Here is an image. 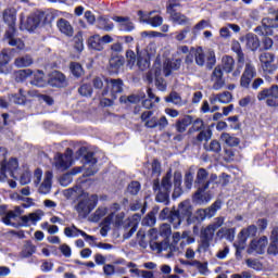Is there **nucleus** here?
Returning a JSON list of instances; mask_svg holds the SVG:
<instances>
[{"label":"nucleus","mask_w":278,"mask_h":278,"mask_svg":"<svg viewBox=\"0 0 278 278\" xmlns=\"http://www.w3.org/2000/svg\"><path fill=\"white\" fill-rule=\"evenodd\" d=\"M21 206H14L13 210L8 211V205H0L1 223L7 227H13L14 229H21L22 227H31V225H38L41 220V216L38 213H29L27 215Z\"/></svg>","instance_id":"obj_1"},{"label":"nucleus","mask_w":278,"mask_h":278,"mask_svg":"<svg viewBox=\"0 0 278 278\" xmlns=\"http://www.w3.org/2000/svg\"><path fill=\"white\" fill-rule=\"evenodd\" d=\"M192 204L189 200H185L178 204V208L175 206L170 210L169 207H164L160 215V220H168L173 225L174 229H177L184 220H187L188 225H192L194 219H192Z\"/></svg>","instance_id":"obj_2"},{"label":"nucleus","mask_w":278,"mask_h":278,"mask_svg":"<svg viewBox=\"0 0 278 278\" xmlns=\"http://www.w3.org/2000/svg\"><path fill=\"white\" fill-rule=\"evenodd\" d=\"M2 18L8 25L4 30L2 42H7L9 47H15L17 51H23L25 49V41L18 38V29L16 28V10L9 8L2 13Z\"/></svg>","instance_id":"obj_3"},{"label":"nucleus","mask_w":278,"mask_h":278,"mask_svg":"<svg viewBox=\"0 0 278 278\" xmlns=\"http://www.w3.org/2000/svg\"><path fill=\"white\" fill-rule=\"evenodd\" d=\"M170 179H173L172 169L167 170L161 182L160 179L153 180V191L157 192L155 197L156 203L170 204V190H173V181Z\"/></svg>","instance_id":"obj_4"},{"label":"nucleus","mask_w":278,"mask_h":278,"mask_svg":"<svg viewBox=\"0 0 278 278\" xmlns=\"http://www.w3.org/2000/svg\"><path fill=\"white\" fill-rule=\"evenodd\" d=\"M207 176V169H198L195 178V185L198 186V190L193 194V201H197L198 203H210V201H212V198L214 197L212 194V191H207L211 184L210 180L206 181Z\"/></svg>","instance_id":"obj_5"},{"label":"nucleus","mask_w":278,"mask_h":278,"mask_svg":"<svg viewBox=\"0 0 278 278\" xmlns=\"http://www.w3.org/2000/svg\"><path fill=\"white\" fill-rule=\"evenodd\" d=\"M233 66H236V60H233L231 55H224L222 58V66L217 65L211 75V81H214L213 90H220L225 86L223 71L228 74L232 73Z\"/></svg>","instance_id":"obj_6"},{"label":"nucleus","mask_w":278,"mask_h":278,"mask_svg":"<svg viewBox=\"0 0 278 278\" xmlns=\"http://www.w3.org/2000/svg\"><path fill=\"white\" fill-rule=\"evenodd\" d=\"M191 127L189 128V134H195V131H200L195 137L192 139V144L194 147H201V144L204 142H210L212 140V136L214 134L212 132V127H214V124L207 127L205 129V122H203L202 118L193 119L191 123Z\"/></svg>","instance_id":"obj_7"},{"label":"nucleus","mask_w":278,"mask_h":278,"mask_svg":"<svg viewBox=\"0 0 278 278\" xmlns=\"http://www.w3.org/2000/svg\"><path fill=\"white\" fill-rule=\"evenodd\" d=\"M194 62L197 66H205L207 71H212L216 66V52L214 50L203 51L202 47H199L194 51Z\"/></svg>","instance_id":"obj_8"},{"label":"nucleus","mask_w":278,"mask_h":278,"mask_svg":"<svg viewBox=\"0 0 278 278\" xmlns=\"http://www.w3.org/2000/svg\"><path fill=\"white\" fill-rule=\"evenodd\" d=\"M220 225H223V219L219 225L211 224L200 230V242L198 245V251H203V253H207L210 251V247L212 244V240H214V233L216 231V228L220 227Z\"/></svg>","instance_id":"obj_9"},{"label":"nucleus","mask_w":278,"mask_h":278,"mask_svg":"<svg viewBox=\"0 0 278 278\" xmlns=\"http://www.w3.org/2000/svg\"><path fill=\"white\" fill-rule=\"evenodd\" d=\"M223 207V200H216L211 206L206 208H199L195 213V216L192 215L191 220L194 223H203L205 218H214L216 216V212Z\"/></svg>","instance_id":"obj_10"},{"label":"nucleus","mask_w":278,"mask_h":278,"mask_svg":"<svg viewBox=\"0 0 278 278\" xmlns=\"http://www.w3.org/2000/svg\"><path fill=\"white\" fill-rule=\"evenodd\" d=\"M267 99V100H266ZM258 101H266L268 108H278V85H271L257 93Z\"/></svg>","instance_id":"obj_11"},{"label":"nucleus","mask_w":278,"mask_h":278,"mask_svg":"<svg viewBox=\"0 0 278 278\" xmlns=\"http://www.w3.org/2000/svg\"><path fill=\"white\" fill-rule=\"evenodd\" d=\"M99 203V199L97 195H91V198H86L80 200L77 205L75 206V210L81 218H88L92 210L97 207V204Z\"/></svg>","instance_id":"obj_12"},{"label":"nucleus","mask_w":278,"mask_h":278,"mask_svg":"<svg viewBox=\"0 0 278 278\" xmlns=\"http://www.w3.org/2000/svg\"><path fill=\"white\" fill-rule=\"evenodd\" d=\"M176 8H181V3L177 2V0H169L166 5V12L169 14L173 23H177L178 25H187L188 16L182 14L181 12H177Z\"/></svg>","instance_id":"obj_13"},{"label":"nucleus","mask_w":278,"mask_h":278,"mask_svg":"<svg viewBox=\"0 0 278 278\" xmlns=\"http://www.w3.org/2000/svg\"><path fill=\"white\" fill-rule=\"evenodd\" d=\"M104 81L106 86L102 90V97H105L111 92V99H116V94H121V92H123V79L104 78Z\"/></svg>","instance_id":"obj_14"},{"label":"nucleus","mask_w":278,"mask_h":278,"mask_svg":"<svg viewBox=\"0 0 278 278\" xmlns=\"http://www.w3.org/2000/svg\"><path fill=\"white\" fill-rule=\"evenodd\" d=\"M255 77H257V70L255 68V65L247 63L240 78L241 88H245V90H249V88H251V81H253Z\"/></svg>","instance_id":"obj_15"},{"label":"nucleus","mask_w":278,"mask_h":278,"mask_svg":"<svg viewBox=\"0 0 278 278\" xmlns=\"http://www.w3.org/2000/svg\"><path fill=\"white\" fill-rule=\"evenodd\" d=\"M48 86H51V88H66L68 86L66 75L58 70L52 71L48 74Z\"/></svg>","instance_id":"obj_16"},{"label":"nucleus","mask_w":278,"mask_h":278,"mask_svg":"<svg viewBox=\"0 0 278 278\" xmlns=\"http://www.w3.org/2000/svg\"><path fill=\"white\" fill-rule=\"evenodd\" d=\"M260 62L264 73H275L277 71V65L274 64L275 62V54L270 52H263L260 55Z\"/></svg>","instance_id":"obj_17"},{"label":"nucleus","mask_w":278,"mask_h":278,"mask_svg":"<svg viewBox=\"0 0 278 278\" xmlns=\"http://www.w3.org/2000/svg\"><path fill=\"white\" fill-rule=\"evenodd\" d=\"M48 16L49 15H46L45 12L28 16L25 23V28L27 29V31H35V29H38V27H40L42 21H47Z\"/></svg>","instance_id":"obj_18"},{"label":"nucleus","mask_w":278,"mask_h":278,"mask_svg":"<svg viewBox=\"0 0 278 278\" xmlns=\"http://www.w3.org/2000/svg\"><path fill=\"white\" fill-rule=\"evenodd\" d=\"M77 155L83 159L84 164H89L90 166H94L97 162H99V160L94 157L97 153L88 150L86 147H80L77 150Z\"/></svg>","instance_id":"obj_19"},{"label":"nucleus","mask_w":278,"mask_h":278,"mask_svg":"<svg viewBox=\"0 0 278 278\" xmlns=\"http://www.w3.org/2000/svg\"><path fill=\"white\" fill-rule=\"evenodd\" d=\"M73 231H76L79 235H74ZM64 233H65L66 238H75L77 236H81L83 238H85L86 242H88V240H91V242H94V240H97V237L87 235L86 231L77 228V226H75V224H73L72 227H65Z\"/></svg>","instance_id":"obj_20"},{"label":"nucleus","mask_w":278,"mask_h":278,"mask_svg":"<svg viewBox=\"0 0 278 278\" xmlns=\"http://www.w3.org/2000/svg\"><path fill=\"white\" fill-rule=\"evenodd\" d=\"M123 66H125V56H112L109 61V73H111V75H118Z\"/></svg>","instance_id":"obj_21"},{"label":"nucleus","mask_w":278,"mask_h":278,"mask_svg":"<svg viewBox=\"0 0 278 278\" xmlns=\"http://www.w3.org/2000/svg\"><path fill=\"white\" fill-rule=\"evenodd\" d=\"M112 21H114L115 23H119V31H126L127 34H129L130 31H134L136 29L134 22L129 21V17L127 16L115 15L112 17Z\"/></svg>","instance_id":"obj_22"},{"label":"nucleus","mask_w":278,"mask_h":278,"mask_svg":"<svg viewBox=\"0 0 278 278\" xmlns=\"http://www.w3.org/2000/svg\"><path fill=\"white\" fill-rule=\"evenodd\" d=\"M56 27L59 28V31H61V34H64L68 38H73L75 30L73 29V25H71V22H68L66 18L61 17L56 22Z\"/></svg>","instance_id":"obj_23"},{"label":"nucleus","mask_w":278,"mask_h":278,"mask_svg":"<svg viewBox=\"0 0 278 278\" xmlns=\"http://www.w3.org/2000/svg\"><path fill=\"white\" fill-rule=\"evenodd\" d=\"M267 244H268V238L266 236H263L258 240L253 239L250 242V250L256 251V253H260V255H262Z\"/></svg>","instance_id":"obj_24"},{"label":"nucleus","mask_w":278,"mask_h":278,"mask_svg":"<svg viewBox=\"0 0 278 278\" xmlns=\"http://www.w3.org/2000/svg\"><path fill=\"white\" fill-rule=\"evenodd\" d=\"M255 236H257V226L250 225L239 232V243L244 244L247 238H255Z\"/></svg>","instance_id":"obj_25"},{"label":"nucleus","mask_w":278,"mask_h":278,"mask_svg":"<svg viewBox=\"0 0 278 278\" xmlns=\"http://www.w3.org/2000/svg\"><path fill=\"white\" fill-rule=\"evenodd\" d=\"M143 99H147V94L144 92H140V93H132L128 97L122 96L119 98V102L125 103V104L131 103V104L136 105V104L140 103V101H143Z\"/></svg>","instance_id":"obj_26"},{"label":"nucleus","mask_w":278,"mask_h":278,"mask_svg":"<svg viewBox=\"0 0 278 278\" xmlns=\"http://www.w3.org/2000/svg\"><path fill=\"white\" fill-rule=\"evenodd\" d=\"M260 37L257 35L250 33L245 35V47L250 51H257L260 49Z\"/></svg>","instance_id":"obj_27"},{"label":"nucleus","mask_w":278,"mask_h":278,"mask_svg":"<svg viewBox=\"0 0 278 278\" xmlns=\"http://www.w3.org/2000/svg\"><path fill=\"white\" fill-rule=\"evenodd\" d=\"M192 121H193L192 115H185L184 118L177 119V122L175 124L176 131L178 134L186 132V129H188V127H190V125H192Z\"/></svg>","instance_id":"obj_28"},{"label":"nucleus","mask_w":278,"mask_h":278,"mask_svg":"<svg viewBox=\"0 0 278 278\" xmlns=\"http://www.w3.org/2000/svg\"><path fill=\"white\" fill-rule=\"evenodd\" d=\"M88 49L91 51H103V40L100 35H93L87 40Z\"/></svg>","instance_id":"obj_29"},{"label":"nucleus","mask_w":278,"mask_h":278,"mask_svg":"<svg viewBox=\"0 0 278 278\" xmlns=\"http://www.w3.org/2000/svg\"><path fill=\"white\" fill-rule=\"evenodd\" d=\"M203 149L204 151H206V153H220L223 151L220 141L216 139L211 140L210 143L205 141V143L203 144Z\"/></svg>","instance_id":"obj_30"},{"label":"nucleus","mask_w":278,"mask_h":278,"mask_svg":"<svg viewBox=\"0 0 278 278\" xmlns=\"http://www.w3.org/2000/svg\"><path fill=\"white\" fill-rule=\"evenodd\" d=\"M30 84L37 88H46V86H49L48 80H45V72L42 71H39L38 74L34 75Z\"/></svg>","instance_id":"obj_31"},{"label":"nucleus","mask_w":278,"mask_h":278,"mask_svg":"<svg viewBox=\"0 0 278 278\" xmlns=\"http://www.w3.org/2000/svg\"><path fill=\"white\" fill-rule=\"evenodd\" d=\"M34 64V59L29 54H26L25 56H20L15 59L14 65L17 68H27V66H31Z\"/></svg>","instance_id":"obj_32"},{"label":"nucleus","mask_w":278,"mask_h":278,"mask_svg":"<svg viewBox=\"0 0 278 278\" xmlns=\"http://www.w3.org/2000/svg\"><path fill=\"white\" fill-rule=\"evenodd\" d=\"M220 140L225 142V144H227L228 147H238V144H240V138L231 136L228 132H223L220 135Z\"/></svg>","instance_id":"obj_33"},{"label":"nucleus","mask_w":278,"mask_h":278,"mask_svg":"<svg viewBox=\"0 0 278 278\" xmlns=\"http://www.w3.org/2000/svg\"><path fill=\"white\" fill-rule=\"evenodd\" d=\"M34 253H36V245H34L31 240L25 241V244L21 252L22 257H24V258L31 257V255H34Z\"/></svg>","instance_id":"obj_34"},{"label":"nucleus","mask_w":278,"mask_h":278,"mask_svg":"<svg viewBox=\"0 0 278 278\" xmlns=\"http://www.w3.org/2000/svg\"><path fill=\"white\" fill-rule=\"evenodd\" d=\"M157 210H160V207L155 206L153 208V211H151L150 213H148L146 215V217L142 219V225L144 227H153V225H155L156 223V218H155V212H157Z\"/></svg>","instance_id":"obj_35"},{"label":"nucleus","mask_w":278,"mask_h":278,"mask_svg":"<svg viewBox=\"0 0 278 278\" xmlns=\"http://www.w3.org/2000/svg\"><path fill=\"white\" fill-rule=\"evenodd\" d=\"M55 168H58V170H68V168H71V163H68V161H66V159L64 157V154L59 153L58 157H56V162H55Z\"/></svg>","instance_id":"obj_36"},{"label":"nucleus","mask_w":278,"mask_h":278,"mask_svg":"<svg viewBox=\"0 0 278 278\" xmlns=\"http://www.w3.org/2000/svg\"><path fill=\"white\" fill-rule=\"evenodd\" d=\"M70 71L76 79H79V77L84 75V66H81V63L71 62Z\"/></svg>","instance_id":"obj_37"},{"label":"nucleus","mask_w":278,"mask_h":278,"mask_svg":"<svg viewBox=\"0 0 278 278\" xmlns=\"http://www.w3.org/2000/svg\"><path fill=\"white\" fill-rule=\"evenodd\" d=\"M10 54H8L7 50H2L0 52V73H7L8 68L5 66H8V64H10Z\"/></svg>","instance_id":"obj_38"},{"label":"nucleus","mask_w":278,"mask_h":278,"mask_svg":"<svg viewBox=\"0 0 278 278\" xmlns=\"http://www.w3.org/2000/svg\"><path fill=\"white\" fill-rule=\"evenodd\" d=\"M218 238H225L228 240V242H233V238H236V230L233 228H228V229H219L217 231Z\"/></svg>","instance_id":"obj_39"},{"label":"nucleus","mask_w":278,"mask_h":278,"mask_svg":"<svg viewBox=\"0 0 278 278\" xmlns=\"http://www.w3.org/2000/svg\"><path fill=\"white\" fill-rule=\"evenodd\" d=\"M13 103H16L17 105H25L27 101V97L25 96V90L20 89L18 93H14L12 96Z\"/></svg>","instance_id":"obj_40"},{"label":"nucleus","mask_w":278,"mask_h":278,"mask_svg":"<svg viewBox=\"0 0 278 278\" xmlns=\"http://www.w3.org/2000/svg\"><path fill=\"white\" fill-rule=\"evenodd\" d=\"M254 31H256V34H260V36H273L274 31H273V27L270 26H266L264 24H262L261 26H257Z\"/></svg>","instance_id":"obj_41"},{"label":"nucleus","mask_w":278,"mask_h":278,"mask_svg":"<svg viewBox=\"0 0 278 278\" xmlns=\"http://www.w3.org/2000/svg\"><path fill=\"white\" fill-rule=\"evenodd\" d=\"M166 103H174V105H179L181 103V96L177 91H172L166 98Z\"/></svg>","instance_id":"obj_42"},{"label":"nucleus","mask_w":278,"mask_h":278,"mask_svg":"<svg viewBox=\"0 0 278 278\" xmlns=\"http://www.w3.org/2000/svg\"><path fill=\"white\" fill-rule=\"evenodd\" d=\"M126 60H127V66H129V68H134V66L136 65V62H138V56H136V52H134V50H127Z\"/></svg>","instance_id":"obj_43"},{"label":"nucleus","mask_w":278,"mask_h":278,"mask_svg":"<svg viewBox=\"0 0 278 278\" xmlns=\"http://www.w3.org/2000/svg\"><path fill=\"white\" fill-rule=\"evenodd\" d=\"M140 188L141 185L139 181L132 180L128 187H127V191L129 192V194H131L132 197H136V194H138L140 192Z\"/></svg>","instance_id":"obj_44"},{"label":"nucleus","mask_w":278,"mask_h":278,"mask_svg":"<svg viewBox=\"0 0 278 278\" xmlns=\"http://www.w3.org/2000/svg\"><path fill=\"white\" fill-rule=\"evenodd\" d=\"M231 51H233V53H237L239 60L244 59V52H242V46H240V41H238V40L232 41Z\"/></svg>","instance_id":"obj_45"},{"label":"nucleus","mask_w":278,"mask_h":278,"mask_svg":"<svg viewBox=\"0 0 278 278\" xmlns=\"http://www.w3.org/2000/svg\"><path fill=\"white\" fill-rule=\"evenodd\" d=\"M78 92H79V94H81V97H92V85L83 84L78 88Z\"/></svg>","instance_id":"obj_46"},{"label":"nucleus","mask_w":278,"mask_h":278,"mask_svg":"<svg viewBox=\"0 0 278 278\" xmlns=\"http://www.w3.org/2000/svg\"><path fill=\"white\" fill-rule=\"evenodd\" d=\"M147 23L148 25H151V27H161L162 23H164V17L161 15H155L153 17H149Z\"/></svg>","instance_id":"obj_47"},{"label":"nucleus","mask_w":278,"mask_h":278,"mask_svg":"<svg viewBox=\"0 0 278 278\" xmlns=\"http://www.w3.org/2000/svg\"><path fill=\"white\" fill-rule=\"evenodd\" d=\"M217 99H218L219 103L227 104V103H231L233 96L231 94V92L225 91L223 93H219L217 96Z\"/></svg>","instance_id":"obj_48"},{"label":"nucleus","mask_w":278,"mask_h":278,"mask_svg":"<svg viewBox=\"0 0 278 278\" xmlns=\"http://www.w3.org/2000/svg\"><path fill=\"white\" fill-rule=\"evenodd\" d=\"M137 66H138L139 71H147V68H149L151 66V62H149V60H147L143 56H138L137 58Z\"/></svg>","instance_id":"obj_49"},{"label":"nucleus","mask_w":278,"mask_h":278,"mask_svg":"<svg viewBox=\"0 0 278 278\" xmlns=\"http://www.w3.org/2000/svg\"><path fill=\"white\" fill-rule=\"evenodd\" d=\"M52 179H53V173L47 172L43 182L40 186V190H42V188H46L47 190L51 189Z\"/></svg>","instance_id":"obj_50"},{"label":"nucleus","mask_w":278,"mask_h":278,"mask_svg":"<svg viewBox=\"0 0 278 278\" xmlns=\"http://www.w3.org/2000/svg\"><path fill=\"white\" fill-rule=\"evenodd\" d=\"M262 25H266L267 27H271V29H277L278 22L275 17H264L262 20Z\"/></svg>","instance_id":"obj_51"},{"label":"nucleus","mask_w":278,"mask_h":278,"mask_svg":"<svg viewBox=\"0 0 278 278\" xmlns=\"http://www.w3.org/2000/svg\"><path fill=\"white\" fill-rule=\"evenodd\" d=\"M192 184H194V174H192V172H187L185 174V186L187 190H190V188H192Z\"/></svg>","instance_id":"obj_52"},{"label":"nucleus","mask_w":278,"mask_h":278,"mask_svg":"<svg viewBox=\"0 0 278 278\" xmlns=\"http://www.w3.org/2000/svg\"><path fill=\"white\" fill-rule=\"evenodd\" d=\"M18 168V160L11 157L9 162H7V172L14 173Z\"/></svg>","instance_id":"obj_53"},{"label":"nucleus","mask_w":278,"mask_h":278,"mask_svg":"<svg viewBox=\"0 0 278 278\" xmlns=\"http://www.w3.org/2000/svg\"><path fill=\"white\" fill-rule=\"evenodd\" d=\"M245 263L247 266L249 268H253V270H262V263L257 262L256 260L248 258Z\"/></svg>","instance_id":"obj_54"},{"label":"nucleus","mask_w":278,"mask_h":278,"mask_svg":"<svg viewBox=\"0 0 278 278\" xmlns=\"http://www.w3.org/2000/svg\"><path fill=\"white\" fill-rule=\"evenodd\" d=\"M162 173V163L157 159L152 161V175H161Z\"/></svg>","instance_id":"obj_55"},{"label":"nucleus","mask_w":278,"mask_h":278,"mask_svg":"<svg viewBox=\"0 0 278 278\" xmlns=\"http://www.w3.org/2000/svg\"><path fill=\"white\" fill-rule=\"evenodd\" d=\"M34 74V71L27 68V70H21L18 72V78L21 79V81H25V79H27V77H31V75Z\"/></svg>","instance_id":"obj_56"},{"label":"nucleus","mask_w":278,"mask_h":278,"mask_svg":"<svg viewBox=\"0 0 278 278\" xmlns=\"http://www.w3.org/2000/svg\"><path fill=\"white\" fill-rule=\"evenodd\" d=\"M8 164V149L0 147V166Z\"/></svg>","instance_id":"obj_57"},{"label":"nucleus","mask_w":278,"mask_h":278,"mask_svg":"<svg viewBox=\"0 0 278 278\" xmlns=\"http://www.w3.org/2000/svg\"><path fill=\"white\" fill-rule=\"evenodd\" d=\"M262 43H263V49L265 51L273 49V45H275V42L273 41V38H270V37H264L262 40Z\"/></svg>","instance_id":"obj_58"},{"label":"nucleus","mask_w":278,"mask_h":278,"mask_svg":"<svg viewBox=\"0 0 278 278\" xmlns=\"http://www.w3.org/2000/svg\"><path fill=\"white\" fill-rule=\"evenodd\" d=\"M173 71H175V70H173V65L170 64V60H168L163 65V73L166 77H170V75L173 74Z\"/></svg>","instance_id":"obj_59"},{"label":"nucleus","mask_w":278,"mask_h":278,"mask_svg":"<svg viewBox=\"0 0 278 278\" xmlns=\"http://www.w3.org/2000/svg\"><path fill=\"white\" fill-rule=\"evenodd\" d=\"M60 251L62 255H64V257H71V255H73V251L71 250V247H68L67 244L60 245Z\"/></svg>","instance_id":"obj_60"},{"label":"nucleus","mask_w":278,"mask_h":278,"mask_svg":"<svg viewBox=\"0 0 278 278\" xmlns=\"http://www.w3.org/2000/svg\"><path fill=\"white\" fill-rule=\"evenodd\" d=\"M184 176H181V172L174 173V187H181Z\"/></svg>","instance_id":"obj_61"},{"label":"nucleus","mask_w":278,"mask_h":278,"mask_svg":"<svg viewBox=\"0 0 278 278\" xmlns=\"http://www.w3.org/2000/svg\"><path fill=\"white\" fill-rule=\"evenodd\" d=\"M144 126L148 129H155V127H157V117H151L150 119H147Z\"/></svg>","instance_id":"obj_62"},{"label":"nucleus","mask_w":278,"mask_h":278,"mask_svg":"<svg viewBox=\"0 0 278 278\" xmlns=\"http://www.w3.org/2000/svg\"><path fill=\"white\" fill-rule=\"evenodd\" d=\"M195 266L201 275H205V273H207V263H201L200 261H195Z\"/></svg>","instance_id":"obj_63"},{"label":"nucleus","mask_w":278,"mask_h":278,"mask_svg":"<svg viewBox=\"0 0 278 278\" xmlns=\"http://www.w3.org/2000/svg\"><path fill=\"white\" fill-rule=\"evenodd\" d=\"M155 86L161 90V92H164L167 88L164 78H155Z\"/></svg>","instance_id":"obj_64"}]
</instances>
